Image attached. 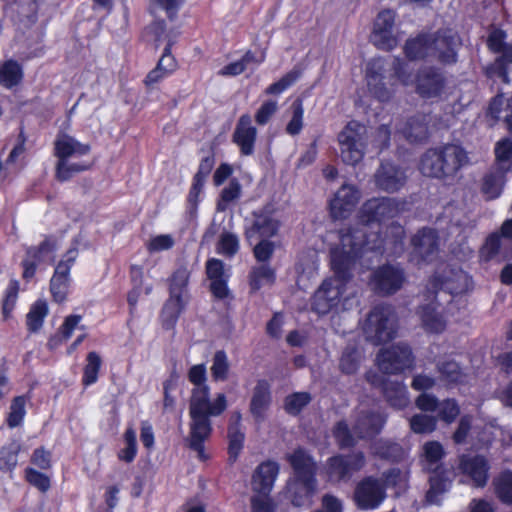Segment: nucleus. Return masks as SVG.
Listing matches in <instances>:
<instances>
[{
	"label": "nucleus",
	"instance_id": "nucleus-49",
	"mask_svg": "<svg viewBox=\"0 0 512 512\" xmlns=\"http://www.w3.org/2000/svg\"><path fill=\"white\" fill-rule=\"evenodd\" d=\"M175 245V239L170 234H159L152 236L146 248L150 253H159L171 249Z\"/></svg>",
	"mask_w": 512,
	"mask_h": 512
},
{
	"label": "nucleus",
	"instance_id": "nucleus-46",
	"mask_svg": "<svg viewBox=\"0 0 512 512\" xmlns=\"http://www.w3.org/2000/svg\"><path fill=\"white\" fill-rule=\"evenodd\" d=\"M101 365V359L95 352H90L87 356V364L84 368L83 383L88 386L97 381L98 372Z\"/></svg>",
	"mask_w": 512,
	"mask_h": 512
},
{
	"label": "nucleus",
	"instance_id": "nucleus-21",
	"mask_svg": "<svg viewBox=\"0 0 512 512\" xmlns=\"http://www.w3.org/2000/svg\"><path fill=\"white\" fill-rule=\"evenodd\" d=\"M404 282L403 271L394 266H383L378 269L371 280L374 290L382 294H391L401 288Z\"/></svg>",
	"mask_w": 512,
	"mask_h": 512
},
{
	"label": "nucleus",
	"instance_id": "nucleus-45",
	"mask_svg": "<svg viewBox=\"0 0 512 512\" xmlns=\"http://www.w3.org/2000/svg\"><path fill=\"white\" fill-rule=\"evenodd\" d=\"M189 279V271L186 268H179L175 271L171 278L170 294H176L188 299L187 283Z\"/></svg>",
	"mask_w": 512,
	"mask_h": 512
},
{
	"label": "nucleus",
	"instance_id": "nucleus-10",
	"mask_svg": "<svg viewBox=\"0 0 512 512\" xmlns=\"http://www.w3.org/2000/svg\"><path fill=\"white\" fill-rule=\"evenodd\" d=\"M279 473L277 463L267 461L260 464L252 476V490L256 495L252 498L253 512H273L268 497Z\"/></svg>",
	"mask_w": 512,
	"mask_h": 512
},
{
	"label": "nucleus",
	"instance_id": "nucleus-36",
	"mask_svg": "<svg viewBox=\"0 0 512 512\" xmlns=\"http://www.w3.org/2000/svg\"><path fill=\"white\" fill-rule=\"evenodd\" d=\"M444 456L442 445L436 441H429L423 445L421 463L427 470H435Z\"/></svg>",
	"mask_w": 512,
	"mask_h": 512
},
{
	"label": "nucleus",
	"instance_id": "nucleus-40",
	"mask_svg": "<svg viewBox=\"0 0 512 512\" xmlns=\"http://www.w3.org/2000/svg\"><path fill=\"white\" fill-rule=\"evenodd\" d=\"M496 161L503 172L512 171V143L508 139L497 142L495 146Z\"/></svg>",
	"mask_w": 512,
	"mask_h": 512
},
{
	"label": "nucleus",
	"instance_id": "nucleus-37",
	"mask_svg": "<svg viewBox=\"0 0 512 512\" xmlns=\"http://www.w3.org/2000/svg\"><path fill=\"white\" fill-rule=\"evenodd\" d=\"M21 445L17 441H12L0 448V470L6 473H12L18 464V454Z\"/></svg>",
	"mask_w": 512,
	"mask_h": 512
},
{
	"label": "nucleus",
	"instance_id": "nucleus-7",
	"mask_svg": "<svg viewBox=\"0 0 512 512\" xmlns=\"http://www.w3.org/2000/svg\"><path fill=\"white\" fill-rule=\"evenodd\" d=\"M457 44L455 35L420 36L407 41L405 53L412 60L436 57L440 62L449 64L456 61Z\"/></svg>",
	"mask_w": 512,
	"mask_h": 512
},
{
	"label": "nucleus",
	"instance_id": "nucleus-51",
	"mask_svg": "<svg viewBox=\"0 0 512 512\" xmlns=\"http://www.w3.org/2000/svg\"><path fill=\"white\" fill-rule=\"evenodd\" d=\"M278 110V101L276 99H268L262 102L255 113V121L259 125L267 124Z\"/></svg>",
	"mask_w": 512,
	"mask_h": 512
},
{
	"label": "nucleus",
	"instance_id": "nucleus-52",
	"mask_svg": "<svg viewBox=\"0 0 512 512\" xmlns=\"http://www.w3.org/2000/svg\"><path fill=\"white\" fill-rule=\"evenodd\" d=\"M410 427L418 434L431 433L436 428V419L427 415L418 414L410 419Z\"/></svg>",
	"mask_w": 512,
	"mask_h": 512
},
{
	"label": "nucleus",
	"instance_id": "nucleus-64",
	"mask_svg": "<svg viewBox=\"0 0 512 512\" xmlns=\"http://www.w3.org/2000/svg\"><path fill=\"white\" fill-rule=\"evenodd\" d=\"M188 379L194 385V388L208 386L206 384L207 373L204 364L193 365L188 371Z\"/></svg>",
	"mask_w": 512,
	"mask_h": 512
},
{
	"label": "nucleus",
	"instance_id": "nucleus-41",
	"mask_svg": "<svg viewBox=\"0 0 512 512\" xmlns=\"http://www.w3.org/2000/svg\"><path fill=\"white\" fill-rule=\"evenodd\" d=\"M47 314L48 305L46 301H36L32 305L29 313L27 314L28 329L31 331H37L38 329H40Z\"/></svg>",
	"mask_w": 512,
	"mask_h": 512
},
{
	"label": "nucleus",
	"instance_id": "nucleus-35",
	"mask_svg": "<svg viewBox=\"0 0 512 512\" xmlns=\"http://www.w3.org/2000/svg\"><path fill=\"white\" fill-rule=\"evenodd\" d=\"M22 78L23 70L18 62L8 60L0 66V84L2 86L12 88L18 85Z\"/></svg>",
	"mask_w": 512,
	"mask_h": 512
},
{
	"label": "nucleus",
	"instance_id": "nucleus-59",
	"mask_svg": "<svg viewBox=\"0 0 512 512\" xmlns=\"http://www.w3.org/2000/svg\"><path fill=\"white\" fill-rule=\"evenodd\" d=\"M254 59V55L247 52L240 60L230 63L220 70V74L224 76H236L241 74L246 66Z\"/></svg>",
	"mask_w": 512,
	"mask_h": 512
},
{
	"label": "nucleus",
	"instance_id": "nucleus-58",
	"mask_svg": "<svg viewBox=\"0 0 512 512\" xmlns=\"http://www.w3.org/2000/svg\"><path fill=\"white\" fill-rule=\"evenodd\" d=\"M78 256L76 248L69 249L63 258L56 265L54 274L59 276L70 277V270Z\"/></svg>",
	"mask_w": 512,
	"mask_h": 512
},
{
	"label": "nucleus",
	"instance_id": "nucleus-30",
	"mask_svg": "<svg viewBox=\"0 0 512 512\" xmlns=\"http://www.w3.org/2000/svg\"><path fill=\"white\" fill-rule=\"evenodd\" d=\"M271 402L270 385L265 380L258 381L251 399V412L256 417H262Z\"/></svg>",
	"mask_w": 512,
	"mask_h": 512
},
{
	"label": "nucleus",
	"instance_id": "nucleus-4",
	"mask_svg": "<svg viewBox=\"0 0 512 512\" xmlns=\"http://www.w3.org/2000/svg\"><path fill=\"white\" fill-rule=\"evenodd\" d=\"M90 145L80 142L72 135L60 132L53 142V155L56 158L55 175L59 181H67L91 166L87 159Z\"/></svg>",
	"mask_w": 512,
	"mask_h": 512
},
{
	"label": "nucleus",
	"instance_id": "nucleus-12",
	"mask_svg": "<svg viewBox=\"0 0 512 512\" xmlns=\"http://www.w3.org/2000/svg\"><path fill=\"white\" fill-rule=\"evenodd\" d=\"M365 140V126L356 121L349 122L338 135L342 160L350 165L360 162L364 156Z\"/></svg>",
	"mask_w": 512,
	"mask_h": 512
},
{
	"label": "nucleus",
	"instance_id": "nucleus-61",
	"mask_svg": "<svg viewBox=\"0 0 512 512\" xmlns=\"http://www.w3.org/2000/svg\"><path fill=\"white\" fill-rule=\"evenodd\" d=\"M25 478L31 485H33L42 492H45L50 488L49 477L43 473L36 471L33 468H26Z\"/></svg>",
	"mask_w": 512,
	"mask_h": 512
},
{
	"label": "nucleus",
	"instance_id": "nucleus-33",
	"mask_svg": "<svg viewBox=\"0 0 512 512\" xmlns=\"http://www.w3.org/2000/svg\"><path fill=\"white\" fill-rule=\"evenodd\" d=\"M187 298L170 294L162 310V319L167 328L173 327L177 318L184 309Z\"/></svg>",
	"mask_w": 512,
	"mask_h": 512
},
{
	"label": "nucleus",
	"instance_id": "nucleus-22",
	"mask_svg": "<svg viewBox=\"0 0 512 512\" xmlns=\"http://www.w3.org/2000/svg\"><path fill=\"white\" fill-rule=\"evenodd\" d=\"M256 136L257 129L252 125L250 115H242L233 133V140L240 148L242 154L251 155L253 153Z\"/></svg>",
	"mask_w": 512,
	"mask_h": 512
},
{
	"label": "nucleus",
	"instance_id": "nucleus-42",
	"mask_svg": "<svg viewBox=\"0 0 512 512\" xmlns=\"http://www.w3.org/2000/svg\"><path fill=\"white\" fill-rule=\"evenodd\" d=\"M124 447L118 452V459L126 463L132 462L137 454V436L136 431L128 428L124 433Z\"/></svg>",
	"mask_w": 512,
	"mask_h": 512
},
{
	"label": "nucleus",
	"instance_id": "nucleus-3",
	"mask_svg": "<svg viewBox=\"0 0 512 512\" xmlns=\"http://www.w3.org/2000/svg\"><path fill=\"white\" fill-rule=\"evenodd\" d=\"M226 408L227 397L224 393H217L211 397L209 386L192 389L189 405L191 420L188 441L189 446L198 453V457L202 460L206 459L203 442L211 433L209 417L219 416Z\"/></svg>",
	"mask_w": 512,
	"mask_h": 512
},
{
	"label": "nucleus",
	"instance_id": "nucleus-8",
	"mask_svg": "<svg viewBox=\"0 0 512 512\" xmlns=\"http://www.w3.org/2000/svg\"><path fill=\"white\" fill-rule=\"evenodd\" d=\"M395 75L403 86L413 85L416 91L427 99L441 98L447 94L445 78L435 71H422L416 79L409 73L408 66L400 60H395Z\"/></svg>",
	"mask_w": 512,
	"mask_h": 512
},
{
	"label": "nucleus",
	"instance_id": "nucleus-19",
	"mask_svg": "<svg viewBox=\"0 0 512 512\" xmlns=\"http://www.w3.org/2000/svg\"><path fill=\"white\" fill-rule=\"evenodd\" d=\"M360 199L359 191L352 185H343L330 200V214L334 219H344L350 215Z\"/></svg>",
	"mask_w": 512,
	"mask_h": 512
},
{
	"label": "nucleus",
	"instance_id": "nucleus-13",
	"mask_svg": "<svg viewBox=\"0 0 512 512\" xmlns=\"http://www.w3.org/2000/svg\"><path fill=\"white\" fill-rule=\"evenodd\" d=\"M413 362L411 350L404 344L383 348L376 358L377 366L384 374L401 373L412 368Z\"/></svg>",
	"mask_w": 512,
	"mask_h": 512
},
{
	"label": "nucleus",
	"instance_id": "nucleus-50",
	"mask_svg": "<svg viewBox=\"0 0 512 512\" xmlns=\"http://www.w3.org/2000/svg\"><path fill=\"white\" fill-rule=\"evenodd\" d=\"M70 285V277L53 274L50 281V289L54 299L62 302L66 299Z\"/></svg>",
	"mask_w": 512,
	"mask_h": 512
},
{
	"label": "nucleus",
	"instance_id": "nucleus-54",
	"mask_svg": "<svg viewBox=\"0 0 512 512\" xmlns=\"http://www.w3.org/2000/svg\"><path fill=\"white\" fill-rule=\"evenodd\" d=\"M361 359V353L358 350L347 349L341 357L340 368L346 374H353L357 371Z\"/></svg>",
	"mask_w": 512,
	"mask_h": 512
},
{
	"label": "nucleus",
	"instance_id": "nucleus-55",
	"mask_svg": "<svg viewBox=\"0 0 512 512\" xmlns=\"http://www.w3.org/2000/svg\"><path fill=\"white\" fill-rule=\"evenodd\" d=\"M309 394L298 392L288 396L285 400V410L290 414H298L309 402Z\"/></svg>",
	"mask_w": 512,
	"mask_h": 512
},
{
	"label": "nucleus",
	"instance_id": "nucleus-31",
	"mask_svg": "<svg viewBox=\"0 0 512 512\" xmlns=\"http://www.w3.org/2000/svg\"><path fill=\"white\" fill-rule=\"evenodd\" d=\"M275 281V272L267 264H260L252 268L249 276L250 287L253 291L271 286Z\"/></svg>",
	"mask_w": 512,
	"mask_h": 512
},
{
	"label": "nucleus",
	"instance_id": "nucleus-60",
	"mask_svg": "<svg viewBox=\"0 0 512 512\" xmlns=\"http://www.w3.org/2000/svg\"><path fill=\"white\" fill-rule=\"evenodd\" d=\"M18 296V284L11 283L6 290L5 298L2 303V315L4 320H8L10 318L11 312L14 309V306L17 301Z\"/></svg>",
	"mask_w": 512,
	"mask_h": 512
},
{
	"label": "nucleus",
	"instance_id": "nucleus-9",
	"mask_svg": "<svg viewBox=\"0 0 512 512\" xmlns=\"http://www.w3.org/2000/svg\"><path fill=\"white\" fill-rule=\"evenodd\" d=\"M366 339L373 344L386 343L395 337L396 317L390 307H375L362 324Z\"/></svg>",
	"mask_w": 512,
	"mask_h": 512
},
{
	"label": "nucleus",
	"instance_id": "nucleus-11",
	"mask_svg": "<svg viewBox=\"0 0 512 512\" xmlns=\"http://www.w3.org/2000/svg\"><path fill=\"white\" fill-rule=\"evenodd\" d=\"M279 473L277 463L267 461L260 464L252 476V490L256 495L252 498L253 512H273L268 497Z\"/></svg>",
	"mask_w": 512,
	"mask_h": 512
},
{
	"label": "nucleus",
	"instance_id": "nucleus-14",
	"mask_svg": "<svg viewBox=\"0 0 512 512\" xmlns=\"http://www.w3.org/2000/svg\"><path fill=\"white\" fill-rule=\"evenodd\" d=\"M371 40L375 46L383 50H391L397 45L394 11L383 10L378 13L374 21Z\"/></svg>",
	"mask_w": 512,
	"mask_h": 512
},
{
	"label": "nucleus",
	"instance_id": "nucleus-48",
	"mask_svg": "<svg viewBox=\"0 0 512 512\" xmlns=\"http://www.w3.org/2000/svg\"><path fill=\"white\" fill-rule=\"evenodd\" d=\"M498 497L507 503H512V472L501 474L495 481Z\"/></svg>",
	"mask_w": 512,
	"mask_h": 512
},
{
	"label": "nucleus",
	"instance_id": "nucleus-2",
	"mask_svg": "<svg viewBox=\"0 0 512 512\" xmlns=\"http://www.w3.org/2000/svg\"><path fill=\"white\" fill-rule=\"evenodd\" d=\"M433 286L441 290L436 294V301H433L420 310V317L423 325L430 332L439 333L445 329L446 317L443 315L444 308L438 300L445 301L448 295L452 296L446 314H453L455 304L464 306L465 301L461 295L470 287L468 275L461 269L445 266L432 280Z\"/></svg>",
	"mask_w": 512,
	"mask_h": 512
},
{
	"label": "nucleus",
	"instance_id": "nucleus-27",
	"mask_svg": "<svg viewBox=\"0 0 512 512\" xmlns=\"http://www.w3.org/2000/svg\"><path fill=\"white\" fill-rule=\"evenodd\" d=\"M405 180V173L390 163L382 164L375 175L377 186L387 192L399 190L404 185Z\"/></svg>",
	"mask_w": 512,
	"mask_h": 512
},
{
	"label": "nucleus",
	"instance_id": "nucleus-47",
	"mask_svg": "<svg viewBox=\"0 0 512 512\" xmlns=\"http://www.w3.org/2000/svg\"><path fill=\"white\" fill-rule=\"evenodd\" d=\"M300 72L296 69L288 72L280 80L272 83L265 89L267 95H279L288 89L299 78Z\"/></svg>",
	"mask_w": 512,
	"mask_h": 512
},
{
	"label": "nucleus",
	"instance_id": "nucleus-15",
	"mask_svg": "<svg viewBox=\"0 0 512 512\" xmlns=\"http://www.w3.org/2000/svg\"><path fill=\"white\" fill-rule=\"evenodd\" d=\"M365 465L363 453L357 452L344 456H334L327 460L325 465L326 474L331 481L349 479L355 472Z\"/></svg>",
	"mask_w": 512,
	"mask_h": 512
},
{
	"label": "nucleus",
	"instance_id": "nucleus-1",
	"mask_svg": "<svg viewBox=\"0 0 512 512\" xmlns=\"http://www.w3.org/2000/svg\"><path fill=\"white\" fill-rule=\"evenodd\" d=\"M400 211L394 199L381 198L367 201L361 208L362 227L342 234L340 246L331 250V267L334 276L326 279L313 296L312 308L318 314H327L351 306L355 289L349 281V271L355 260L365 251L380 248L381 240L376 231L377 222L394 217Z\"/></svg>",
	"mask_w": 512,
	"mask_h": 512
},
{
	"label": "nucleus",
	"instance_id": "nucleus-24",
	"mask_svg": "<svg viewBox=\"0 0 512 512\" xmlns=\"http://www.w3.org/2000/svg\"><path fill=\"white\" fill-rule=\"evenodd\" d=\"M368 380L373 385L383 387L384 394L388 402L395 408L402 409L409 403L408 392L405 386L399 382L389 381L384 377H378L368 374Z\"/></svg>",
	"mask_w": 512,
	"mask_h": 512
},
{
	"label": "nucleus",
	"instance_id": "nucleus-20",
	"mask_svg": "<svg viewBox=\"0 0 512 512\" xmlns=\"http://www.w3.org/2000/svg\"><path fill=\"white\" fill-rule=\"evenodd\" d=\"M254 216L253 224L246 229V237L249 241L258 238H269L277 233L280 221L271 208L255 213Z\"/></svg>",
	"mask_w": 512,
	"mask_h": 512
},
{
	"label": "nucleus",
	"instance_id": "nucleus-63",
	"mask_svg": "<svg viewBox=\"0 0 512 512\" xmlns=\"http://www.w3.org/2000/svg\"><path fill=\"white\" fill-rule=\"evenodd\" d=\"M334 437L341 447L351 446L355 442V437L349 431L345 422H339L334 429Z\"/></svg>",
	"mask_w": 512,
	"mask_h": 512
},
{
	"label": "nucleus",
	"instance_id": "nucleus-43",
	"mask_svg": "<svg viewBox=\"0 0 512 512\" xmlns=\"http://www.w3.org/2000/svg\"><path fill=\"white\" fill-rule=\"evenodd\" d=\"M26 403L27 398L25 396H17L13 398L10 405V411L7 417V423L9 427H17L23 422V419L26 414Z\"/></svg>",
	"mask_w": 512,
	"mask_h": 512
},
{
	"label": "nucleus",
	"instance_id": "nucleus-26",
	"mask_svg": "<svg viewBox=\"0 0 512 512\" xmlns=\"http://www.w3.org/2000/svg\"><path fill=\"white\" fill-rule=\"evenodd\" d=\"M412 246L414 261L429 260L437 249V236L432 229H423L412 238Z\"/></svg>",
	"mask_w": 512,
	"mask_h": 512
},
{
	"label": "nucleus",
	"instance_id": "nucleus-39",
	"mask_svg": "<svg viewBox=\"0 0 512 512\" xmlns=\"http://www.w3.org/2000/svg\"><path fill=\"white\" fill-rule=\"evenodd\" d=\"M290 120L286 125L289 135H297L303 128L304 107L301 99H296L289 108Z\"/></svg>",
	"mask_w": 512,
	"mask_h": 512
},
{
	"label": "nucleus",
	"instance_id": "nucleus-25",
	"mask_svg": "<svg viewBox=\"0 0 512 512\" xmlns=\"http://www.w3.org/2000/svg\"><path fill=\"white\" fill-rule=\"evenodd\" d=\"M416 405L423 411H438V414L442 420L447 423H451L459 414V408L453 400H446L438 403L436 398L422 394L416 400Z\"/></svg>",
	"mask_w": 512,
	"mask_h": 512
},
{
	"label": "nucleus",
	"instance_id": "nucleus-38",
	"mask_svg": "<svg viewBox=\"0 0 512 512\" xmlns=\"http://www.w3.org/2000/svg\"><path fill=\"white\" fill-rule=\"evenodd\" d=\"M240 248L239 238L236 234L224 231L220 234L216 244V251L225 257H233Z\"/></svg>",
	"mask_w": 512,
	"mask_h": 512
},
{
	"label": "nucleus",
	"instance_id": "nucleus-32",
	"mask_svg": "<svg viewBox=\"0 0 512 512\" xmlns=\"http://www.w3.org/2000/svg\"><path fill=\"white\" fill-rule=\"evenodd\" d=\"M241 416L239 413H234L231 416V424L228 429L229 446L228 451L230 458L236 459L242 450L244 434L239 427Z\"/></svg>",
	"mask_w": 512,
	"mask_h": 512
},
{
	"label": "nucleus",
	"instance_id": "nucleus-56",
	"mask_svg": "<svg viewBox=\"0 0 512 512\" xmlns=\"http://www.w3.org/2000/svg\"><path fill=\"white\" fill-rule=\"evenodd\" d=\"M403 135L411 142L421 141L427 136V126L420 120H413L404 128Z\"/></svg>",
	"mask_w": 512,
	"mask_h": 512
},
{
	"label": "nucleus",
	"instance_id": "nucleus-18",
	"mask_svg": "<svg viewBox=\"0 0 512 512\" xmlns=\"http://www.w3.org/2000/svg\"><path fill=\"white\" fill-rule=\"evenodd\" d=\"M206 273L210 280V289L214 297L225 300L230 297L227 282L230 278L229 269L223 261L211 258L206 262Z\"/></svg>",
	"mask_w": 512,
	"mask_h": 512
},
{
	"label": "nucleus",
	"instance_id": "nucleus-6",
	"mask_svg": "<svg viewBox=\"0 0 512 512\" xmlns=\"http://www.w3.org/2000/svg\"><path fill=\"white\" fill-rule=\"evenodd\" d=\"M468 163L467 153L458 145H447L440 150L427 151L420 163L425 176L445 178L454 175Z\"/></svg>",
	"mask_w": 512,
	"mask_h": 512
},
{
	"label": "nucleus",
	"instance_id": "nucleus-57",
	"mask_svg": "<svg viewBox=\"0 0 512 512\" xmlns=\"http://www.w3.org/2000/svg\"><path fill=\"white\" fill-rule=\"evenodd\" d=\"M503 184L502 175L487 176L483 183V192L488 199H494L500 195Z\"/></svg>",
	"mask_w": 512,
	"mask_h": 512
},
{
	"label": "nucleus",
	"instance_id": "nucleus-34",
	"mask_svg": "<svg viewBox=\"0 0 512 512\" xmlns=\"http://www.w3.org/2000/svg\"><path fill=\"white\" fill-rule=\"evenodd\" d=\"M81 321L82 317L80 315L67 316L60 326L57 335L50 340V346L53 348L57 347L62 342L67 341L76 330H83L84 327L81 325Z\"/></svg>",
	"mask_w": 512,
	"mask_h": 512
},
{
	"label": "nucleus",
	"instance_id": "nucleus-44",
	"mask_svg": "<svg viewBox=\"0 0 512 512\" xmlns=\"http://www.w3.org/2000/svg\"><path fill=\"white\" fill-rule=\"evenodd\" d=\"M229 361L224 351H217L211 366L212 377L215 381H225L229 374Z\"/></svg>",
	"mask_w": 512,
	"mask_h": 512
},
{
	"label": "nucleus",
	"instance_id": "nucleus-28",
	"mask_svg": "<svg viewBox=\"0 0 512 512\" xmlns=\"http://www.w3.org/2000/svg\"><path fill=\"white\" fill-rule=\"evenodd\" d=\"M54 245L51 241L46 240L38 247L30 248L27 251V257L23 261V277L27 280L34 277L37 265L51 259Z\"/></svg>",
	"mask_w": 512,
	"mask_h": 512
},
{
	"label": "nucleus",
	"instance_id": "nucleus-16",
	"mask_svg": "<svg viewBox=\"0 0 512 512\" xmlns=\"http://www.w3.org/2000/svg\"><path fill=\"white\" fill-rule=\"evenodd\" d=\"M385 487L373 477H366L358 483L354 500L357 506L364 510H373L385 499Z\"/></svg>",
	"mask_w": 512,
	"mask_h": 512
},
{
	"label": "nucleus",
	"instance_id": "nucleus-23",
	"mask_svg": "<svg viewBox=\"0 0 512 512\" xmlns=\"http://www.w3.org/2000/svg\"><path fill=\"white\" fill-rule=\"evenodd\" d=\"M487 461L480 456H462L460 458L459 470L467 476L473 485L484 486L488 479Z\"/></svg>",
	"mask_w": 512,
	"mask_h": 512
},
{
	"label": "nucleus",
	"instance_id": "nucleus-17",
	"mask_svg": "<svg viewBox=\"0 0 512 512\" xmlns=\"http://www.w3.org/2000/svg\"><path fill=\"white\" fill-rule=\"evenodd\" d=\"M384 62L381 59H373L367 64L366 78L370 92L379 100H388L395 91L394 84L385 81L382 75Z\"/></svg>",
	"mask_w": 512,
	"mask_h": 512
},
{
	"label": "nucleus",
	"instance_id": "nucleus-62",
	"mask_svg": "<svg viewBox=\"0 0 512 512\" xmlns=\"http://www.w3.org/2000/svg\"><path fill=\"white\" fill-rule=\"evenodd\" d=\"M500 248V237L497 234L490 235L480 250V257L488 261L492 259Z\"/></svg>",
	"mask_w": 512,
	"mask_h": 512
},
{
	"label": "nucleus",
	"instance_id": "nucleus-29",
	"mask_svg": "<svg viewBox=\"0 0 512 512\" xmlns=\"http://www.w3.org/2000/svg\"><path fill=\"white\" fill-rule=\"evenodd\" d=\"M384 422V418L379 414L361 411L354 425V435L358 438L371 437L381 430Z\"/></svg>",
	"mask_w": 512,
	"mask_h": 512
},
{
	"label": "nucleus",
	"instance_id": "nucleus-53",
	"mask_svg": "<svg viewBox=\"0 0 512 512\" xmlns=\"http://www.w3.org/2000/svg\"><path fill=\"white\" fill-rule=\"evenodd\" d=\"M131 275L132 281L134 283L133 289L128 294V303L131 308H134L137 303L140 295L142 294V278H143V270L139 266L131 267Z\"/></svg>",
	"mask_w": 512,
	"mask_h": 512
},
{
	"label": "nucleus",
	"instance_id": "nucleus-5",
	"mask_svg": "<svg viewBox=\"0 0 512 512\" xmlns=\"http://www.w3.org/2000/svg\"><path fill=\"white\" fill-rule=\"evenodd\" d=\"M287 460L293 468V475L287 483L286 493L295 506L304 505L317 489L316 463L301 448L288 454Z\"/></svg>",
	"mask_w": 512,
	"mask_h": 512
}]
</instances>
